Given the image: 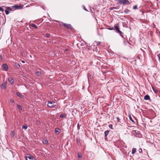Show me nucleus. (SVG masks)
I'll return each mask as SVG.
<instances>
[{
    "instance_id": "nucleus-21",
    "label": "nucleus",
    "mask_w": 160,
    "mask_h": 160,
    "mask_svg": "<svg viewBox=\"0 0 160 160\" xmlns=\"http://www.w3.org/2000/svg\"><path fill=\"white\" fill-rule=\"evenodd\" d=\"M136 151V148H133L132 150V154H134L135 153Z\"/></svg>"
},
{
    "instance_id": "nucleus-45",
    "label": "nucleus",
    "mask_w": 160,
    "mask_h": 160,
    "mask_svg": "<svg viewBox=\"0 0 160 160\" xmlns=\"http://www.w3.org/2000/svg\"><path fill=\"white\" fill-rule=\"evenodd\" d=\"M52 110H55V109H53Z\"/></svg>"
},
{
    "instance_id": "nucleus-41",
    "label": "nucleus",
    "mask_w": 160,
    "mask_h": 160,
    "mask_svg": "<svg viewBox=\"0 0 160 160\" xmlns=\"http://www.w3.org/2000/svg\"><path fill=\"white\" fill-rule=\"evenodd\" d=\"M152 88H153V91H154L155 92H156V91L155 90H154L153 88V87H152Z\"/></svg>"
},
{
    "instance_id": "nucleus-9",
    "label": "nucleus",
    "mask_w": 160,
    "mask_h": 160,
    "mask_svg": "<svg viewBox=\"0 0 160 160\" xmlns=\"http://www.w3.org/2000/svg\"><path fill=\"white\" fill-rule=\"evenodd\" d=\"M61 130L58 128H56L55 129V132L56 134L58 135L59 134L60 132H61Z\"/></svg>"
},
{
    "instance_id": "nucleus-42",
    "label": "nucleus",
    "mask_w": 160,
    "mask_h": 160,
    "mask_svg": "<svg viewBox=\"0 0 160 160\" xmlns=\"http://www.w3.org/2000/svg\"><path fill=\"white\" fill-rule=\"evenodd\" d=\"M21 61L23 63H24L25 62L23 60H22Z\"/></svg>"
},
{
    "instance_id": "nucleus-37",
    "label": "nucleus",
    "mask_w": 160,
    "mask_h": 160,
    "mask_svg": "<svg viewBox=\"0 0 160 160\" xmlns=\"http://www.w3.org/2000/svg\"><path fill=\"white\" fill-rule=\"evenodd\" d=\"M117 120H118V122H119V121H120V119H119V117H117Z\"/></svg>"
},
{
    "instance_id": "nucleus-18",
    "label": "nucleus",
    "mask_w": 160,
    "mask_h": 160,
    "mask_svg": "<svg viewBox=\"0 0 160 160\" xmlns=\"http://www.w3.org/2000/svg\"><path fill=\"white\" fill-rule=\"evenodd\" d=\"M28 128V126L27 125H23L22 126V129L24 130H26Z\"/></svg>"
},
{
    "instance_id": "nucleus-15",
    "label": "nucleus",
    "mask_w": 160,
    "mask_h": 160,
    "mask_svg": "<svg viewBox=\"0 0 160 160\" xmlns=\"http://www.w3.org/2000/svg\"><path fill=\"white\" fill-rule=\"evenodd\" d=\"M14 66L17 68H19L20 67V65L17 63H16L14 65Z\"/></svg>"
},
{
    "instance_id": "nucleus-17",
    "label": "nucleus",
    "mask_w": 160,
    "mask_h": 160,
    "mask_svg": "<svg viewBox=\"0 0 160 160\" xmlns=\"http://www.w3.org/2000/svg\"><path fill=\"white\" fill-rule=\"evenodd\" d=\"M17 95L20 97L22 98L23 97V96L19 92H18L16 93Z\"/></svg>"
},
{
    "instance_id": "nucleus-32",
    "label": "nucleus",
    "mask_w": 160,
    "mask_h": 160,
    "mask_svg": "<svg viewBox=\"0 0 160 160\" xmlns=\"http://www.w3.org/2000/svg\"><path fill=\"white\" fill-rule=\"evenodd\" d=\"M10 102L11 103H13L14 102V101L13 99H11L10 100Z\"/></svg>"
},
{
    "instance_id": "nucleus-13",
    "label": "nucleus",
    "mask_w": 160,
    "mask_h": 160,
    "mask_svg": "<svg viewBox=\"0 0 160 160\" xmlns=\"http://www.w3.org/2000/svg\"><path fill=\"white\" fill-rule=\"evenodd\" d=\"M10 135L11 137H13L15 135V132L14 131H12L10 132Z\"/></svg>"
},
{
    "instance_id": "nucleus-19",
    "label": "nucleus",
    "mask_w": 160,
    "mask_h": 160,
    "mask_svg": "<svg viewBox=\"0 0 160 160\" xmlns=\"http://www.w3.org/2000/svg\"><path fill=\"white\" fill-rule=\"evenodd\" d=\"M43 143L44 144H46L48 143V141L47 140H44L42 141Z\"/></svg>"
},
{
    "instance_id": "nucleus-28",
    "label": "nucleus",
    "mask_w": 160,
    "mask_h": 160,
    "mask_svg": "<svg viewBox=\"0 0 160 160\" xmlns=\"http://www.w3.org/2000/svg\"><path fill=\"white\" fill-rule=\"evenodd\" d=\"M17 107L18 108L20 109V110H21L22 109V108H21V107L19 105H17Z\"/></svg>"
},
{
    "instance_id": "nucleus-38",
    "label": "nucleus",
    "mask_w": 160,
    "mask_h": 160,
    "mask_svg": "<svg viewBox=\"0 0 160 160\" xmlns=\"http://www.w3.org/2000/svg\"><path fill=\"white\" fill-rule=\"evenodd\" d=\"M101 43V42H97V44L98 45H99Z\"/></svg>"
},
{
    "instance_id": "nucleus-22",
    "label": "nucleus",
    "mask_w": 160,
    "mask_h": 160,
    "mask_svg": "<svg viewBox=\"0 0 160 160\" xmlns=\"http://www.w3.org/2000/svg\"><path fill=\"white\" fill-rule=\"evenodd\" d=\"M31 26L35 28H38V27H37L34 24H33V23H32L31 24Z\"/></svg>"
},
{
    "instance_id": "nucleus-44",
    "label": "nucleus",
    "mask_w": 160,
    "mask_h": 160,
    "mask_svg": "<svg viewBox=\"0 0 160 160\" xmlns=\"http://www.w3.org/2000/svg\"><path fill=\"white\" fill-rule=\"evenodd\" d=\"M68 50L67 49H65V51H67Z\"/></svg>"
},
{
    "instance_id": "nucleus-40",
    "label": "nucleus",
    "mask_w": 160,
    "mask_h": 160,
    "mask_svg": "<svg viewBox=\"0 0 160 160\" xmlns=\"http://www.w3.org/2000/svg\"><path fill=\"white\" fill-rule=\"evenodd\" d=\"M84 9L86 11H88L87 10L85 7H84Z\"/></svg>"
},
{
    "instance_id": "nucleus-7",
    "label": "nucleus",
    "mask_w": 160,
    "mask_h": 160,
    "mask_svg": "<svg viewBox=\"0 0 160 160\" xmlns=\"http://www.w3.org/2000/svg\"><path fill=\"white\" fill-rule=\"evenodd\" d=\"M26 160H33V157L30 154L27 155V156L26 157Z\"/></svg>"
},
{
    "instance_id": "nucleus-12",
    "label": "nucleus",
    "mask_w": 160,
    "mask_h": 160,
    "mask_svg": "<svg viewBox=\"0 0 160 160\" xmlns=\"http://www.w3.org/2000/svg\"><path fill=\"white\" fill-rule=\"evenodd\" d=\"M67 115L65 113L61 114L60 115V118H66Z\"/></svg>"
},
{
    "instance_id": "nucleus-36",
    "label": "nucleus",
    "mask_w": 160,
    "mask_h": 160,
    "mask_svg": "<svg viewBox=\"0 0 160 160\" xmlns=\"http://www.w3.org/2000/svg\"><path fill=\"white\" fill-rule=\"evenodd\" d=\"M129 119H130V120H131V121H133V120H132V118L131 117V116H129Z\"/></svg>"
},
{
    "instance_id": "nucleus-5",
    "label": "nucleus",
    "mask_w": 160,
    "mask_h": 160,
    "mask_svg": "<svg viewBox=\"0 0 160 160\" xmlns=\"http://www.w3.org/2000/svg\"><path fill=\"white\" fill-rule=\"evenodd\" d=\"M22 6L21 5H15L12 7V8H15V9H19L22 8Z\"/></svg>"
},
{
    "instance_id": "nucleus-39",
    "label": "nucleus",
    "mask_w": 160,
    "mask_h": 160,
    "mask_svg": "<svg viewBox=\"0 0 160 160\" xmlns=\"http://www.w3.org/2000/svg\"><path fill=\"white\" fill-rule=\"evenodd\" d=\"M104 138H105V140L107 141V136L106 137H104Z\"/></svg>"
},
{
    "instance_id": "nucleus-6",
    "label": "nucleus",
    "mask_w": 160,
    "mask_h": 160,
    "mask_svg": "<svg viewBox=\"0 0 160 160\" xmlns=\"http://www.w3.org/2000/svg\"><path fill=\"white\" fill-rule=\"evenodd\" d=\"M6 82H3L1 86V88L4 90H5L6 88Z\"/></svg>"
},
{
    "instance_id": "nucleus-46",
    "label": "nucleus",
    "mask_w": 160,
    "mask_h": 160,
    "mask_svg": "<svg viewBox=\"0 0 160 160\" xmlns=\"http://www.w3.org/2000/svg\"><path fill=\"white\" fill-rule=\"evenodd\" d=\"M109 29L110 30H112V29Z\"/></svg>"
},
{
    "instance_id": "nucleus-20",
    "label": "nucleus",
    "mask_w": 160,
    "mask_h": 160,
    "mask_svg": "<svg viewBox=\"0 0 160 160\" xmlns=\"http://www.w3.org/2000/svg\"><path fill=\"white\" fill-rule=\"evenodd\" d=\"M130 12V11L128 9H126L123 11V12L126 14Z\"/></svg>"
},
{
    "instance_id": "nucleus-35",
    "label": "nucleus",
    "mask_w": 160,
    "mask_h": 160,
    "mask_svg": "<svg viewBox=\"0 0 160 160\" xmlns=\"http://www.w3.org/2000/svg\"><path fill=\"white\" fill-rule=\"evenodd\" d=\"M80 140L79 138L77 139L76 141L77 142H80Z\"/></svg>"
},
{
    "instance_id": "nucleus-25",
    "label": "nucleus",
    "mask_w": 160,
    "mask_h": 160,
    "mask_svg": "<svg viewBox=\"0 0 160 160\" xmlns=\"http://www.w3.org/2000/svg\"><path fill=\"white\" fill-rule=\"evenodd\" d=\"M5 13L6 15H8L9 13V11L7 10H5Z\"/></svg>"
},
{
    "instance_id": "nucleus-16",
    "label": "nucleus",
    "mask_w": 160,
    "mask_h": 160,
    "mask_svg": "<svg viewBox=\"0 0 160 160\" xmlns=\"http://www.w3.org/2000/svg\"><path fill=\"white\" fill-rule=\"evenodd\" d=\"M36 75L38 76H39L41 75V72L39 71H38L36 72Z\"/></svg>"
},
{
    "instance_id": "nucleus-10",
    "label": "nucleus",
    "mask_w": 160,
    "mask_h": 160,
    "mask_svg": "<svg viewBox=\"0 0 160 160\" xmlns=\"http://www.w3.org/2000/svg\"><path fill=\"white\" fill-rule=\"evenodd\" d=\"M8 82L11 84H12L13 82H14L13 79V78L11 77L8 78Z\"/></svg>"
},
{
    "instance_id": "nucleus-30",
    "label": "nucleus",
    "mask_w": 160,
    "mask_h": 160,
    "mask_svg": "<svg viewBox=\"0 0 160 160\" xmlns=\"http://www.w3.org/2000/svg\"><path fill=\"white\" fill-rule=\"evenodd\" d=\"M50 34H46L45 35V37L47 38H49L50 37Z\"/></svg>"
},
{
    "instance_id": "nucleus-43",
    "label": "nucleus",
    "mask_w": 160,
    "mask_h": 160,
    "mask_svg": "<svg viewBox=\"0 0 160 160\" xmlns=\"http://www.w3.org/2000/svg\"><path fill=\"white\" fill-rule=\"evenodd\" d=\"M0 58L2 59L3 58L2 56H0Z\"/></svg>"
},
{
    "instance_id": "nucleus-2",
    "label": "nucleus",
    "mask_w": 160,
    "mask_h": 160,
    "mask_svg": "<svg viewBox=\"0 0 160 160\" xmlns=\"http://www.w3.org/2000/svg\"><path fill=\"white\" fill-rule=\"evenodd\" d=\"M57 103L52 101H49L48 103V106L49 108H55V109H57L58 107L56 105Z\"/></svg>"
},
{
    "instance_id": "nucleus-31",
    "label": "nucleus",
    "mask_w": 160,
    "mask_h": 160,
    "mask_svg": "<svg viewBox=\"0 0 160 160\" xmlns=\"http://www.w3.org/2000/svg\"><path fill=\"white\" fill-rule=\"evenodd\" d=\"M80 126L81 125H79V124L78 123L77 125V128L78 130H79V129Z\"/></svg>"
},
{
    "instance_id": "nucleus-11",
    "label": "nucleus",
    "mask_w": 160,
    "mask_h": 160,
    "mask_svg": "<svg viewBox=\"0 0 160 160\" xmlns=\"http://www.w3.org/2000/svg\"><path fill=\"white\" fill-rule=\"evenodd\" d=\"M144 99L147 100H150V97L148 95L145 96L144 97Z\"/></svg>"
},
{
    "instance_id": "nucleus-14",
    "label": "nucleus",
    "mask_w": 160,
    "mask_h": 160,
    "mask_svg": "<svg viewBox=\"0 0 160 160\" xmlns=\"http://www.w3.org/2000/svg\"><path fill=\"white\" fill-rule=\"evenodd\" d=\"M109 132V130H106L104 132V134L105 136L104 137H107V135H108Z\"/></svg>"
},
{
    "instance_id": "nucleus-3",
    "label": "nucleus",
    "mask_w": 160,
    "mask_h": 160,
    "mask_svg": "<svg viewBox=\"0 0 160 160\" xmlns=\"http://www.w3.org/2000/svg\"><path fill=\"white\" fill-rule=\"evenodd\" d=\"M60 25L69 29H72V26L70 24H67L63 22H62Z\"/></svg>"
},
{
    "instance_id": "nucleus-33",
    "label": "nucleus",
    "mask_w": 160,
    "mask_h": 160,
    "mask_svg": "<svg viewBox=\"0 0 160 160\" xmlns=\"http://www.w3.org/2000/svg\"><path fill=\"white\" fill-rule=\"evenodd\" d=\"M109 128L111 129H112V124H110L109 126Z\"/></svg>"
},
{
    "instance_id": "nucleus-4",
    "label": "nucleus",
    "mask_w": 160,
    "mask_h": 160,
    "mask_svg": "<svg viewBox=\"0 0 160 160\" xmlns=\"http://www.w3.org/2000/svg\"><path fill=\"white\" fill-rule=\"evenodd\" d=\"M118 1L120 4L127 5H129L130 4V2L128 0H118Z\"/></svg>"
},
{
    "instance_id": "nucleus-8",
    "label": "nucleus",
    "mask_w": 160,
    "mask_h": 160,
    "mask_svg": "<svg viewBox=\"0 0 160 160\" xmlns=\"http://www.w3.org/2000/svg\"><path fill=\"white\" fill-rule=\"evenodd\" d=\"M2 67L5 71H7L8 69V66L6 64H3L2 65Z\"/></svg>"
},
{
    "instance_id": "nucleus-26",
    "label": "nucleus",
    "mask_w": 160,
    "mask_h": 160,
    "mask_svg": "<svg viewBox=\"0 0 160 160\" xmlns=\"http://www.w3.org/2000/svg\"><path fill=\"white\" fill-rule=\"evenodd\" d=\"M78 157L79 158H80L81 157V153H78Z\"/></svg>"
},
{
    "instance_id": "nucleus-24",
    "label": "nucleus",
    "mask_w": 160,
    "mask_h": 160,
    "mask_svg": "<svg viewBox=\"0 0 160 160\" xmlns=\"http://www.w3.org/2000/svg\"><path fill=\"white\" fill-rule=\"evenodd\" d=\"M40 123V122L39 121L37 120L36 121V123L37 125H39Z\"/></svg>"
},
{
    "instance_id": "nucleus-23",
    "label": "nucleus",
    "mask_w": 160,
    "mask_h": 160,
    "mask_svg": "<svg viewBox=\"0 0 160 160\" xmlns=\"http://www.w3.org/2000/svg\"><path fill=\"white\" fill-rule=\"evenodd\" d=\"M80 112L82 114L83 113L84 115L86 114L87 113L86 111H82Z\"/></svg>"
},
{
    "instance_id": "nucleus-29",
    "label": "nucleus",
    "mask_w": 160,
    "mask_h": 160,
    "mask_svg": "<svg viewBox=\"0 0 160 160\" xmlns=\"http://www.w3.org/2000/svg\"><path fill=\"white\" fill-rule=\"evenodd\" d=\"M137 8V5H135L133 7V9H136Z\"/></svg>"
},
{
    "instance_id": "nucleus-27",
    "label": "nucleus",
    "mask_w": 160,
    "mask_h": 160,
    "mask_svg": "<svg viewBox=\"0 0 160 160\" xmlns=\"http://www.w3.org/2000/svg\"><path fill=\"white\" fill-rule=\"evenodd\" d=\"M7 8L8 10H10V11H11L12 10V9L10 7H7Z\"/></svg>"
},
{
    "instance_id": "nucleus-1",
    "label": "nucleus",
    "mask_w": 160,
    "mask_h": 160,
    "mask_svg": "<svg viewBox=\"0 0 160 160\" xmlns=\"http://www.w3.org/2000/svg\"><path fill=\"white\" fill-rule=\"evenodd\" d=\"M114 27L115 29L116 30V32L118 33L123 38V33L119 30V23L115 24L114 25Z\"/></svg>"
},
{
    "instance_id": "nucleus-34",
    "label": "nucleus",
    "mask_w": 160,
    "mask_h": 160,
    "mask_svg": "<svg viewBox=\"0 0 160 160\" xmlns=\"http://www.w3.org/2000/svg\"><path fill=\"white\" fill-rule=\"evenodd\" d=\"M0 11L3 12L4 11V9L3 8L1 7H0Z\"/></svg>"
}]
</instances>
